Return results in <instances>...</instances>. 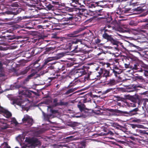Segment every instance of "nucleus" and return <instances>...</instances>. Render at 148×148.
Listing matches in <instances>:
<instances>
[{
	"label": "nucleus",
	"mask_w": 148,
	"mask_h": 148,
	"mask_svg": "<svg viewBox=\"0 0 148 148\" xmlns=\"http://www.w3.org/2000/svg\"><path fill=\"white\" fill-rule=\"evenodd\" d=\"M132 100L133 102L136 103L138 101L139 99L138 97H133L132 99Z\"/></svg>",
	"instance_id": "nucleus-37"
},
{
	"label": "nucleus",
	"mask_w": 148,
	"mask_h": 148,
	"mask_svg": "<svg viewBox=\"0 0 148 148\" xmlns=\"http://www.w3.org/2000/svg\"><path fill=\"white\" fill-rule=\"evenodd\" d=\"M56 77L55 76L54 77H49L48 78V80H50L48 82L49 83L51 82L53 80H54L56 78Z\"/></svg>",
	"instance_id": "nucleus-48"
},
{
	"label": "nucleus",
	"mask_w": 148,
	"mask_h": 148,
	"mask_svg": "<svg viewBox=\"0 0 148 148\" xmlns=\"http://www.w3.org/2000/svg\"><path fill=\"white\" fill-rule=\"evenodd\" d=\"M112 71V73L114 74V75L116 77H117L118 75L120 74L122 72V71H116L114 70Z\"/></svg>",
	"instance_id": "nucleus-26"
},
{
	"label": "nucleus",
	"mask_w": 148,
	"mask_h": 148,
	"mask_svg": "<svg viewBox=\"0 0 148 148\" xmlns=\"http://www.w3.org/2000/svg\"><path fill=\"white\" fill-rule=\"evenodd\" d=\"M145 29H148V23L146 24L145 26Z\"/></svg>",
	"instance_id": "nucleus-61"
},
{
	"label": "nucleus",
	"mask_w": 148,
	"mask_h": 148,
	"mask_svg": "<svg viewBox=\"0 0 148 148\" xmlns=\"http://www.w3.org/2000/svg\"><path fill=\"white\" fill-rule=\"evenodd\" d=\"M36 73H31L29 75H28L27 77L28 78L31 79L32 77H34Z\"/></svg>",
	"instance_id": "nucleus-47"
},
{
	"label": "nucleus",
	"mask_w": 148,
	"mask_h": 148,
	"mask_svg": "<svg viewBox=\"0 0 148 148\" xmlns=\"http://www.w3.org/2000/svg\"><path fill=\"white\" fill-rule=\"evenodd\" d=\"M121 32H128V31L127 30L122 29V30H121Z\"/></svg>",
	"instance_id": "nucleus-60"
},
{
	"label": "nucleus",
	"mask_w": 148,
	"mask_h": 148,
	"mask_svg": "<svg viewBox=\"0 0 148 148\" xmlns=\"http://www.w3.org/2000/svg\"><path fill=\"white\" fill-rule=\"evenodd\" d=\"M13 123H15L16 125H17L18 124V123L17 122V121L16 120L13 121Z\"/></svg>",
	"instance_id": "nucleus-62"
},
{
	"label": "nucleus",
	"mask_w": 148,
	"mask_h": 148,
	"mask_svg": "<svg viewBox=\"0 0 148 148\" xmlns=\"http://www.w3.org/2000/svg\"><path fill=\"white\" fill-rule=\"evenodd\" d=\"M30 69V68L27 67L25 69H23V70L21 71L20 73L21 75H25L28 72Z\"/></svg>",
	"instance_id": "nucleus-29"
},
{
	"label": "nucleus",
	"mask_w": 148,
	"mask_h": 148,
	"mask_svg": "<svg viewBox=\"0 0 148 148\" xmlns=\"http://www.w3.org/2000/svg\"><path fill=\"white\" fill-rule=\"evenodd\" d=\"M76 73L78 74V75L79 76H82L86 73V72L83 69L78 70Z\"/></svg>",
	"instance_id": "nucleus-25"
},
{
	"label": "nucleus",
	"mask_w": 148,
	"mask_h": 148,
	"mask_svg": "<svg viewBox=\"0 0 148 148\" xmlns=\"http://www.w3.org/2000/svg\"><path fill=\"white\" fill-rule=\"evenodd\" d=\"M115 127L117 129H121L123 127V126L119 125L118 123H115L114 124Z\"/></svg>",
	"instance_id": "nucleus-42"
},
{
	"label": "nucleus",
	"mask_w": 148,
	"mask_h": 148,
	"mask_svg": "<svg viewBox=\"0 0 148 148\" xmlns=\"http://www.w3.org/2000/svg\"><path fill=\"white\" fill-rule=\"evenodd\" d=\"M24 90H21L20 89H19L18 90V93L19 94H24Z\"/></svg>",
	"instance_id": "nucleus-54"
},
{
	"label": "nucleus",
	"mask_w": 148,
	"mask_h": 148,
	"mask_svg": "<svg viewBox=\"0 0 148 148\" xmlns=\"http://www.w3.org/2000/svg\"><path fill=\"white\" fill-rule=\"evenodd\" d=\"M105 132H106V133H104V134L105 135H110L113 136L114 134L110 131L108 130L107 132L106 131Z\"/></svg>",
	"instance_id": "nucleus-41"
},
{
	"label": "nucleus",
	"mask_w": 148,
	"mask_h": 148,
	"mask_svg": "<svg viewBox=\"0 0 148 148\" xmlns=\"http://www.w3.org/2000/svg\"><path fill=\"white\" fill-rule=\"evenodd\" d=\"M64 71L63 72V74H65L66 75V76H67L69 75V72H67V70L66 69V71Z\"/></svg>",
	"instance_id": "nucleus-53"
},
{
	"label": "nucleus",
	"mask_w": 148,
	"mask_h": 148,
	"mask_svg": "<svg viewBox=\"0 0 148 148\" xmlns=\"http://www.w3.org/2000/svg\"><path fill=\"white\" fill-rule=\"evenodd\" d=\"M31 50L33 56L38 54V48H34Z\"/></svg>",
	"instance_id": "nucleus-30"
},
{
	"label": "nucleus",
	"mask_w": 148,
	"mask_h": 148,
	"mask_svg": "<svg viewBox=\"0 0 148 148\" xmlns=\"http://www.w3.org/2000/svg\"><path fill=\"white\" fill-rule=\"evenodd\" d=\"M29 10L31 11V13L34 12V14H35V15H38V14H37L38 12V10L37 9H36V8L35 7H33V9H29Z\"/></svg>",
	"instance_id": "nucleus-32"
},
{
	"label": "nucleus",
	"mask_w": 148,
	"mask_h": 148,
	"mask_svg": "<svg viewBox=\"0 0 148 148\" xmlns=\"http://www.w3.org/2000/svg\"><path fill=\"white\" fill-rule=\"evenodd\" d=\"M66 66L67 67H69L70 66H71V64H69V63H67V64H66Z\"/></svg>",
	"instance_id": "nucleus-63"
},
{
	"label": "nucleus",
	"mask_w": 148,
	"mask_h": 148,
	"mask_svg": "<svg viewBox=\"0 0 148 148\" xmlns=\"http://www.w3.org/2000/svg\"><path fill=\"white\" fill-rule=\"evenodd\" d=\"M111 70H116V71H121V70L119 69V68L116 65H114L112 69H111Z\"/></svg>",
	"instance_id": "nucleus-40"
},
{
	"label": "nucleus",
	"mask_w": 148,
	"mask_h": 148,
	"mask_svg": "<svg viewBox=\"0 0 148 148\" xmlns=\"http://www.w3.org/2000/svg\"><path fill=\"white\" fill-rule=\"evenodd\" d=\"M84 30L83 28H80L68 35V37L71 38L72 40L67 45L68 48L71 51L77 53L81 50L82 47L80 46L82 43V40L76 37L82 36V35L79 34Z\"/></svg>",
	"instance_id": "nucleus-1"
},
{
	"label": "nucleus",
	"mask_w": 148,
	"mask_h": 148,
	"mask_svg": "<svg viewBox=\"0 0 148 148\" xmlns=\"http://www.w3.org/2000/svg\"><path fill=\"white\" fill-rule=\"evenodd\" d=\"M132 122L134 123H138L140 121V119H135L132 120Z\"/></svg>",
	"instance_id": "nucleus-49"
},
{
	"label": "nucleus",
	"mask_w": 148,
	"mask_h": 148,
	"mask_svg": "<svg viewBox=\"0 0 148 148\" xmlns=\"http://www.w3.org/2000/svg\"><path fill=\"white\" fill-rule=\"evenodd\" d=\"M77 8H71L67 7L66 8V10L69 11L70 12H73L74 11H77Z\"/></svg>",
	"instance_id": "nucleus-35"
},
{
	"label": "nucleus",
	"mask_w": 148,
	"mask_h": 148,
	"mask_svg": "<svg viewBox=\"0 0 148 148\" xmlns=\"http://www.w3.org/2000/svg\"><path fill=\"white\" fill-rule=\"evenodd\" d=\"M30 79L28 78V77H27V78L22 82V84L25 85L27 84V82L29 81Z\"/></svg>",
	"instance_id": "nucleus-38"
},
{
	"label": "nucleus",
	"mask_w": 148,
	"mask_h": 148,
	"mask_svg": "<svg viewBox=\"0 0 148 148\" xmlns=\"http://www.w3.org/2000/svg\"><path fill=\"white\" fill-rule=\"evenodd\" d=\"M98 2H97L96 3H88V4H87V6L89 8H95L97 6H100L102 7H103L104 6V5H99L98 3Z\"/></svg>",
	"instance_id": "nucleus-20"
},
{
	"label": "nucleus",
	"mask_w": 148,
	"mask_h": 148,
	"mask_svg": "<svg viewBox=\"0 0 148 148\" xmlns=\"http://www.w3.org/2000/svg\"><path fill=\"white\" fill-rule=\"evenodd\" d=\"M15 38V37L14 36H10L9 38L10 40H13Z\"/></svg>",
	"instance_id": "nucleus-58"
},
{
	"label": "nucleus",
	"mask_w": 148,
	"mask_h": 148,
	"mask_svg": "<svg viewBox=\"0 0 148 148\" xmlns=\"http://www.w3.org/2000/svg\"><path fill=\"white\" fill-rule=\"evenodd\" d=\"M75 85L74 83H73L72 82H71L70 83L69 85L65 88L67 89H69L64 94V95H68L69 94L73 93L75 90L77 89V88L75 87V88H73L72 87L74 86Z\"/></svg>",
	"instance_id": "nucleus-12"
},
{
	"label": "nucleus",
	"mask_w": 148,
	"mask_h": 148,
	"mask_svg": "<svg viewBox=\"0 0 148 148\" xmlns=\"http://www.w3.org/2000/svg\"><path fill=\"white\" fill-rule=\"evenodd\" d=\"M26 141L30 144L32 148H34L37 146L40 145V143L38 139L34 138H26Z\"/></svg>",
	"instance_id": "nucleus-9"
},
{
	"label": "nucleus",
	"mask_w": 148,
	"mask_h": 148,
	"mask_svg": "<svg viewBox=\"0 0 148 148\" xmlns=\"http://www.w3.org/2000/svg\"><path fill=\"white\" fill-rule=\"evenodd\" d=\"M110 65V64L109 63H105L104 64V66H106V67H109Z\"/></svg>",
	"instance_id": "nucleus-52"
},
{
	"label": "nucleus",
	"mask_w": 148,
	"mask_h": 148,
	"mask_svg": "<svg viewBox=\"0 0 148 148\" xmlns=\"http://www.w3.org/2000/svg\"><path fill=\"white\" fill-rule=\"evenodd\" d=\"M19 9H18L16 10L15 12H13L10 11H7L6 12V13L8 14H14V15H17L21 12V11H19Z\"/></svg>",
	"instance_id": "nucleus-28"
},
{
	"label": "nucleus",
	"mask_w": 148,
	"mask_h": 148,
	"mask_svg": "<svg viewBox=\"0 0 148 148\" xmlns=\"http://www.w3.org/2000/svg\"><path fill=\"white\" fill-rule=\"evenodd\" d=\"M3 113L4 116L7 118H9L12 116V114L7 110L4 109L3 108L0 110V113Z\"/></svg>",
	"instance_id": "nucleus-14"
},
{
	"label": "nucleus",
	"mask_w": 148,
	"mask_h": 148,
	"mask_svg": "<svg viewBox=\"0 0 148 148\" xmlns=\"http://www.w3.org/2000/svg\"><path fill=\"white\" fill-rule=\"evenodd\" d=\"M77 107L79 108V110L81 112H82L85 110H87V108L86 107V106L81 102L79 101L77 105Z\"/></svg>",
	"instance_id": "nucleus-17"
},
{
	"label": "nucleus",
	"mask_w": 148,
	"mask_h": 148,
	"mask_svg": "<svg viewBox=\"0 0 148 148\" xmlns=\"http://www.w3.org/2000/svg\"><path fill=\"white\" fill-rule=\"evenodd\" d=\"M117 83V80H116L112 78L110 79L108 81L106 84L109 86H112L116 85Z\"/></svg>",
	"instance_id": "nucleus-16"
},
{
	"label": "nucleus",
	"mask_w": 148,
	"mask_h": 148,
	"mask_svg": "<svg viewBox=\"0 0 148 148\" xmlns=\"http://www.w3.org/2000/svg\"><path fill=\"white\" fill-rule=\"evenodd\" d=\"M114 112L120 115H123L127 116H131L138 114L139 110L138 108H135L129 112L123 111L117 109L113 110Z\"/></svg>",
	"instance_id": "nucleus-4"
},
{
	"label": "nucleus",
	"mask_w": 148,
	"mask_h": 148,
	"mask_svg": "<svg viewBox=\"0 0 148 148\" xmlns=\"http://www.w3.org/2000/svg\"><path fill=\"white\" fill-rule=\"evenodd\" d=\"M22 121L25 125L31 126L33 124L32 119L27 114L24 115V117L22 119Z\"/></svg>",
	"instance_id": "nucleus-10"
},
{
	"label": "nucleus",
	"mask_w": 148,
	"mask_h": 148,
	"mask_svg": "<svg viewBox=\"0 0 148 148\" xmlns=\"http://www.w3.org/2000/svg\"><path fill=\"white\" fill-rule=\"evenodd\" d=\"M129 46L130 47H135L136 49H138V47L135 45L133 43L129 42Z\"/></svg>",
	"instance_id": "nucleus-45"
},
{
	"label": "nucleus",
	"mask_w": 148,
	"mask_h": 148,
	"mask_svg": "<svg viewBox=\"0 0 148 148\" xmlns=\"http://www.w3.org/2000/svg\"><path fill=\"white\" fill-rule=\"evenodd\" d=\"M49 108H51L50 112L52 114H55L58 112V110H53L51 106H49L48 107Z\"/></svg>",
	"instance_id": "nucleus-39"
},
{
	"label": "nucleus",
	"mask_w": 148,
	"mask_h": 148,
	"mask_svg": "<svg viewBox=\"0 0 148 148\" xmlns=\"http://www.w3.org/2000/svg\"><path fill=\"white\" fill-rule=\"evenodd\" d=\"M111 27L110 25H106L105 26L102 27L99 30L100 34L102 35V38L106 40L107 42H110L111 44L117 46L119 43L118 39L112 35L109 34L111 31L106 29L107 27L110 28Z\"/></svg>",
	"instance_id": "nucleus-2"
},
{
	"label": "nucleus",
	"mask_w": 148,
	"mask_h": 148,
	"mask_svg": "<svg viewBox=\"0 0 148 148\" xmlns=\"http://www.w3.org/2000/svg\"><path fill=\"white\" fill-rule=\"evenodd\" d=\"M7 49L5 47H0V50L1 51H5ZM2 56L1 54L0 53V58Z\"/></svg>",
	"instance_id": "nucleus-50"
},
{
	"label": "nucleus",
	"mask_w": 148,
	"mask_h": 148,
	"mask_svg": "<svg viewBox=\"0 0 148 148\" xmlns=\"http://www.w3.org/2000/svg\"><path fill=\"white\" fill-rule=\"evenodd\" d=\"M73 18V17L72 15H70L69 14H67L61 19V22H62L64 21H69L72 20Z\"/></svg>",
	"instance_id": "nucleus-19"
},
{
	"label": "nucleus",
	"mask_w": 148,
	"mask_h": 148,
	"mask_svg": "<svg viewBox=\"0 0 148 148\" xmlns=\"http://www.w3.org/2000/svg\"><path fill=\"white\" fill-rule=\"evenodd\" d=\"M21 55L25 57L26 58H29L31 57L34 56L31 50L23 51L21 53Z\"/></svg>",
	"instance_id": "nucleus-13"
},
{
	"label": "nucleus",
	"mask_w": 148,
	"mask_h": 148,
	"mask_svg": "<svg viewBox=\"0 0 148 148\" xmlns=\"http://www.w3.org/2000/svg\"><path fill=\"white\" fill-rule=\"evenodd\" d=\"M133 87V90L132 91H134L138 90L137 88L139 87H141V86H138L136 85H133L132 86Z\"/></svg>",
	"instance_id": "nucleus-36"
},
{
	"label": "nucleus",
	"mask_w": 148,
	"mask_h": 148,
	"mask_svg": "<svg viewBox=\"0 0 148 148\" xmlns=\"http://www.w3.org/2000/svg\"><path fill=\"white\" fill-rule=\"evenodd\" d=\"M130 127H131L133 129H134V130L138 127V125L133 124H130Z\"/></svg>",
	"instance_id": "nucleus-44"
},
{
	"label": "nucleus",
	"mask_w": 148,
	"mask_h": 148,
	"mask_svg": "<svg viewBox=\"0 0 148 148\" xmlns=\"http://www.w3.org/2000/svg\"><path fill=\"white\" fill-rule=\"evenodd\" d=\"M66 67L64 65L60 64L58 67L55 72L57 73H60L65 71Z\"/></svg>",
	"instance_id": "nucleus-18"
},
{
	"label": "nucleus",
	"mask_w": 148,
	"mask_h": 148,
	"mask_svg": "<svg viewBox=\"0 0 148 148\" xmlns=\"http://www.w3.org/2000/svg\"><path fill=\"white\" fill-rule=\"evenodd\" d=\"M114 88H109V89H107L106 90V91L105 92L106 93H108L110 92L111 91H112L114 90Z\"/></svg>",
	"instance_id": "nucleus-51"
},
{
	"label": "nucleus",
	"mask_w": 148,
	"mask_h": 148,
	"mask_svg": "<svg viewBox=\"0 0 148 148\" xmlns=\"http://www.w3.org/2000/svg\"><path fill=\"white\" fill-rule=\"evenodd\" d=\"M38 54L44 51V47L43 48H38Z\"/></svg>",
	"instance_id": "nucleus-46"
},
{
	"label": "nucleus",
	"mask_w": 148,
	"mask_h": 148,
	"mask_svg": "<svg viewBox=\"0 0 148 148\" xmlns=\"http://www.w3.org/2000/svg\"><path fill=\"white\" fill-rule=\"evenodd\" d=\"M124 66L125 68H130L132 70L136 72H142L144 71V72H145L146 71L145 70L141 68L139 64L137 63L134 64L132 65H130V64H127L125 63L124 64Z\"/></svg>",
	"instance_id": "nucleus-7"
},
{
	"label": "nucleus",
	"mask_w": 148,
	"mask_h": 148,
	"mask_svg": "<svg viewBox=\"0 0 148 148\" xmlns=\"http://www.w3.org/2000/svg\"><path fill=\"white\" fill-rule=\"evenodd\" d=\"M102 9H100L99 10H97L92 12V14L94 15V16L97 17L99 16H102L100 18L101 19L105 18L106 21L107 23H110L112 20V17L111 16H108L107 17H106L104 15V12L102 11Z\"/></svg>",
	"instance_id": "nucleus-5"
},
{
	"label": "nucleus",
	"mask_w": 148,
	"mask_h": 148,
	"mask_svg": "<svg viewBox=\"0 0 148 148\" xmlns=\"http://www.w3.org/2000/svg\"><path fill=\"white\" fill-rule=\"evenodd\" d=\"M130 10H127L124 8H119L117 10L116 13L119 15L123 14L127 12Z\"/></svg>",
	"instance_id": "nucleus-21"
},
{
	"label": "nucleus",
	"mask_w": 148,
	"mask_h": 148,
	"mask_svg": "<svg viewBox=\"0 0 148 148\" xmlns=\"http://www.w3.org/2000/svg\"><path fill=\"white\" fill-rule=\"evenodd\" d=\"M43 115L45 119L48 121L50 122L49 121V119L53 118V116L52 115V114H46L45 113H43Z\"/></svg>",
	"instance_id": "nucleus-23"
},
{
	"label": "nucleus",
	"mask_w": 148,
	"mask_h": 148,
	"mask_svg": "<svg viewBox=\"0 0 148 148\" xmlns=\"http://www.w3.org/2000/svg\"><path fill=\"white\" fill-rule=\"evenodd\" d=\"M77 11L78 12L77 18L78 21L81 20V18L82 17H88L90 16L89 12L87 9L78 8H77Z\"/></svg>",
	"instance_id": "nucleus-6"
},
{
	"label": "nucleus",
	"mask_w": 148,
	"mask_h": 148,
	"mask_svg": "<svg viewBox=\"0 0 148 148\" xmlns=\"http://www.w3.org/2000/svg\"><path fill=\"white\" fill-rule=\"evenodd\" d=\"M44 47V51L43 52V55L50 54L51 52V51H53L54 50L53 48L51 47Z\"/></svg>",
	"instance_id": "nucleus-22"
},
{
	"label": "nucleus",
	"mask_w": 148,
	"mask_h": 148,
	"mask_svg": "<svg viewBox=\"0 0 148 148\" xmlns=\"http://www.w3.org/2000/svg\"><path fill=\"white\" fill-rule=\"evenodd\" d=\"M73 136H70L67 137L66 138V139H68L69 140H72Z\"/></svg>",
	"instance_id": "nucleus-56"
},
{
	"label": "nucleus",
	"mask_w": 148,
	"mask_h": 148,
	"mask_svg": "<svg viewBox=\"0 0 148 148\" xmlns=\"http://www.w3.org/2000/svg\"><path fill=\"white\" fill-rule=\"evenodd\" d=\"M4 144H5V146L8 148H11L9 146L8 143L7 142H5Z\"/></svg>",
	"instance_id": "nucleus-57"
},
{
	"label": "nucleus",
	"mask_w": 148,
	"mask_h": 148,
	"mask_svg": "<svg viewBox=\"0 0 148 148\" xmlns=\"http://www.w3.org/2000/svg\"><path fill=\"white\" fill-rule=\"evenodd\" d=\"M68 24V23L67 22H64V23H60V25H65Z\"/></svg>",
	"instance_id": "nucleus-59"
},
{
	"label": "nucleus",
	"mask_w": 148,
	"mask_h": 148,
	"mask_svg": "<svg viewBox=\"0 0 148 148\" xmlns=\"http://www.w3.org/2000/svg\"><path fill=\"white\" fill-rule=\"evenodd\" d=\"M14 87L17 89H19L21 88L23 89H26V87L22 85V84H16L14 86Z\"/></svg>",
	"instance_id": "nucleus-33"
},
{
	"label": "nucleus",
	"mask_w": 148,
	"mask_h": 148,
	"mask_svg": "<svg viewBox=\"0 0 148 148\" xmlns=\"http://www.w3.org/2000/svg\"><path fill=\"white\" fill-rule=\"evenodd\" d=\"M12 104H16L18 105L21 106V102L19 99H17L14 100L12 102Z\"/></svg>",
	"instance_id": "nucleus-27"
},
{
	"label": "nucleus",
	"mask_w": 148,
	"mask_h": 148,
	"mask_svg": "<svg viewBox=\"0 0 148 148\" xmlns=\"http://www.w3.org/2000/svg\"><path fill=\"white\" fill-rule=\"evenodd\" d=\"M58 101V99L57 98H55L53 100V103H55V104H54V106H55L56 104L57 103H58V102H57V101Z\"/></svg>",
	"instance_id": "nucleus-55"
},
{
	"label": "nucleus",
	"mask_w": 148,
	"mask_h": 148,
	"mask_svg": "<svg viewBox=\"0 0 148 148\" xmlns=\"http://www.w3.org/2000/svg\"><path fill=\"white\" fill-rule=\"evenodd\" d=\"M69 104V103L68 102H64L62 101V100H60V101L57 103L56 105L55 106H67Z\"/></svg>",
	"instance_id": "nucleus-24"
},
{
	"label": "nucleus",
	"mask_w": 148,
	"mask_h": 148,
	"mask_svg": "<svg viewBox=\"0 0 148 148\" xmlns=\"http://www.w3.org/2000/svg\"><path fill=\"white\" fill-rule=\"evenodd\" d=\"M18 32L20 34H25L26 33V31L25 30L23 29L20 30Z\"/></svg>",
	"instance_id": "nucleus-43"
},
{
	"label": "nucleus",
	"mask_w": 148,
	"mask_h": 148,
	"mask_svg": "<svg viewBox=\"0 0 148 148\" xmlns=\"http://www.w3.org/2000/svg\"><path fill=\"white\" fill-rule=\"evenodd\" d=\"M135 131L134 133V135L136 136H139L140 135H144V132H145V130H141L138 128V127L135 130Z\"/></svg>",
	"instance_id": "nucleus-15"
},
{
	"label": "nucleus",
	"mask_w": 148,
	"mask_h": 148,
	"mask_svg": "<svg viewBox=\"0 0 148 148\" xmlns=\"http://www.w3.org/2000/svg\"><path fill=\"white\" fill-rule=\"evenodd\" d=\"M137 0H131L130 2V5L135 6L137 5Z\"/></svg>",
	"instance_id": "nucleus-34"
},
{
	"label": "nucleus",
	"mask_w": 148,
	"mask_h": 148,
	"mask_svg": "<svg viewBox=\"0 0 148 148\" xmlns=\"http://www.w3.org/2000/svg\"><path fill=\"white\" fill-rule=\"evenodd\" d=\"M103 73V71L101 70V68L99 72H97L95 73H91L90 74L89 73L87 74V79H90V80H100L102 82V74Z\"/></svg>",
	"instance_id": "nucleus-3"
},
{
	"label": "nucleus",
	"mask_w": 148,
	"mask_h": 148,
	"mask_svg": "<svg viewBox=\"0 0 148 148\" xmlns=\"http://www.w3.org/2000/svg\"><path fill=\"white\" fill-rule=\"evenodd\" d=\"M7 128V126L6 125L4 127H2L1 128L3 129H5Z\"/></svg>",
	"instance_id": "nucleus-64"
},
{
	"label": "nucleus",
	"mask_w": 148,
	"mask_h": 148,
	"mask_svg": "<svg viewBox=\"0 0 148 148\" xmlns=\"http://www.w3.org/2000/svg\"><path fill=\"white\" fill-rule=\"evenodd\" d=\"M54 60V58L53 57H48L45 60V61L44 62V64L46 65L49 62L52 61Z\"/></svg>",
	"instance_id": "nucleus-31"
},
{
	"label": "nucleus",
	"mask_w": 148,
	"mask_h": 148,
	"mask_svg": "<svg viewBox=\"0 0 148 148\" xmlns=\"http://www.w3.org/2000/svg\"><path fill=\"white\" fill-rule=\"evenodd\" d=\"M40 6L42 7V8L45 9L47 10L54 9V6L52 5L46 0L41 1Z\"/></svg>",
	"instance_id": "nucleus-8"
},
{
	"label": "nucleus",
	"mask_w": 148,
	"mask_h": 148,
	"mask_svg": "<svg viewBox=\"0 0 148 148\" xmlns=\"http://www.w3.org/2000/svg\"><path fill=\"white\" fill-rule=\"evenodd\" d=\"M101 70L103 71V73L102 74V83L107 82L108 79V77H111L112 74L110 73V71L101 68Z\"/></svg>",
	"instance_id": "nucleus-11"
}]
</instances>
